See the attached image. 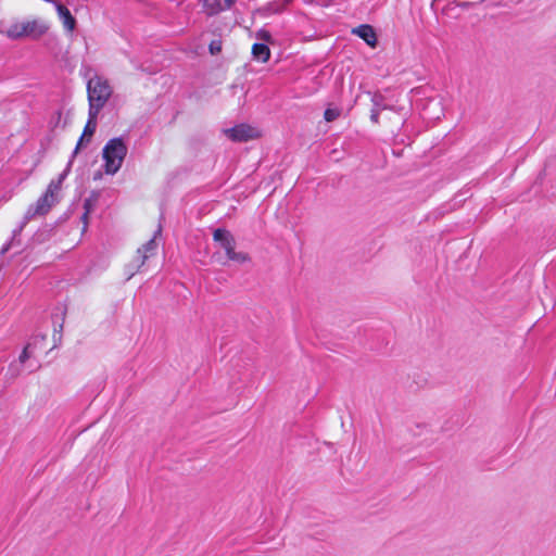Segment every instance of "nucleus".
<instances>
[{
  "mask_svg": "<svg viewBox=\"0 0 556 556\" xmlns=\"http://www.w3.org/2000/svg\"><path fill=\"white\" fill-rule=\"evenodd\" d=\"M49 29V25L41 18L24 20L12 23L3 33L13 40L30 38L39 39Z\"/></svg>",
  "mask_w": 556,
  "mask_h": 556,
  "instance_id": "nucleus-1",
  "label": "nucleus"
},
{
  "mask_svg": "<svg viewBox=\"0 0 556 556\" xmlns=\"http://www.w3.org/2000/svg\"><path fill=\"white\" fill-rule=\"evenodd\" d=\"M112 87L108 79L94 75L87 83L89 109L93 114H99L112 96Z\"/></svg>",
  "mask_w": 556,
  "mask_h": 556,
  "instance_id": "nucleus-2",
  "label": "nucleus"
},
{
  "mask_svg": "<svg viewBox=\"0 0 556 556\" xmlns=\"http://www.w3.org/2000/svg\"><path fill=\"white\" fill-rule=\"evenodd\" d=\"M59 194L55 192V185H49L46 192L37 200V202L29 205L20 227L13 231V237L18 235L35 217L48 214L49 211L59 202Z\"/></svg>",
  "mask_w": 556,
  "mask_h": 556,
  "instance_id": "nucleus-3",
  "label": "nucleus"
},
{
  "mask_svg": "<svg viewBox=\"0 0 556 556\" xmlns=\"http://www.w3.org/2000/svg\"><path fill=\"white\" fill-rule=\"evenodd\" d=\"M127 146L122 138L110 139L102 150V156L105 162L104 169L106 174H115L122 167L123 161L127 155Z\"/></svg>",
  "mask_w": 556,
  "mask_h": 556,
  "instance_id": "nucleus-4",
  "label": "nucleus"
},
{
  "mask_svg": "<svg viewBox=\"0 0 556 556\" xmlns=\"http://www.w3.org/2000/svg\"><path fill=\"white\" fill-rule=\"evenodd\" d=\"M213 239L220 245L222 249L225 250L226 255L230 261L239 264H243L250 261V257L247 253L235 251L236 239L230 231L223 228H217L213 232Z\"/></svg>",
  "mask_w": 556,
  "mask_h": 556,
  "instance_id": "nucleus-5",
  "label": "nucleus"
},
{
  "mask_svg": "<svg viewBox=\"0 0 556 556\" xmlns=\"http://www.w3.org/2000/svg\"><path fill=\"white\" fill-rule=\"evenodd\" d=\"M225 134L229 139L237 142H245L258 137L257 129L245 124L236 125L232 128L226 129Z\"/></svg>",
  "mask_w": 556,
  "mask_h": 556,
  "instance_id": "nucleus-6",
  "label": "nucleus"
},
{
  "mask_svg": "<svg viewBox=\"0 0 556 556\" xmlns=\"http://www.w3.org/2000/svg\"><path fill=\"white\" fill-rule=\"evenodd\" d=\"M59 18L63 24V27L67 31H73L76 27V20L70 12V10L59 1H53Z\"/></svg>",
  "mask_w": 556,
  "mask_h": 556,
  "instance_id": "nucleus-7",
  "label": "nucleus"
},
{
  "mask_svg": "<svg viewBox=\"0 0 556 556\" xmlns=\"http://www.w3.org/2000/svg\"><path fill=\"white\" fill-rule=\"evenodd\" d=\"M160 232L161 228L156 230L155 235H159ZM155 238L150 239L146 244L142 245V248L138 249V260L136 261V267L140 268L144 264L146 260H148L149 256L155 251Z\"/></svg>",
  "mask_w": 556,
  "mask_h": 556,
  "instance_id": "nucleus-8",
  "label": "nucleus"
},
{
  "mask_svg": "<svg viewBox=\"0 0 556 556\" xmlns=\"http://www.w3.org/2000/svg\"><path fill=\"white\" fill-rule=\"evenodd\" d=\"M235 1L236 0H203V4L208 15H215L222 11L228 10Z\"/></svg>",
  "mask_w": 556,
  "mask_h": 556,
  "instance_id": "nucleus-9",
  "label": "nucleus"
},
{
  "mask_svg": "<svg viewBox=\"0 0 556 556\" xmlns=\"http://www.w3.org/2000/svg\"><path fill=\"white\" fill-rule=\"evenodd\" d=\"M353 34L362 38L368 46L375 48L377 46V35L370 25H361L353 29Z\"/></svg>",
  "mask_w": 556,
  "mask_h": 556,
  "instance_id": "nucleus-10",
  "label": "nucleus"
},
{
  "mask_svg": "<svg viewBox=\"0 0 556 556\" xmlns=\"http://www.w3.org/2000/svg\"><path fill=\"white\" fill-rule=\"evenodd\" d=\"M88 115H89V118H88L87 124H86V126L84 128V132L80 136V138H79V140H78V142L76 144V148H75L74 153H73L74 155L80 149V146L83 144L85 137L91 138L93 136L94 131H96L98 114H93V112L89 110Z\"/></svg>",
  "mask_w": 556,
  "mask_h": 556,
  "instance_id": "nucleus-11",
  "label": "nucleus"
},
{
  "mask_svg": "<svg viewBox=\"0 0 556 556\" xmlns=\"http://www.w3.org/2000/svg\"><path fill=\"white\" fill-rule=\"evenodd\" d=\"M252 55L254 60L265 63L270 58V50L266 43H254L252 47Z\"/></svg>",
  "mask_w": 556,
  "mask_h": 556,
  "instance_id": "nucleus-12",
  "label": "nucleus"
},
{
  "mask_svg": "<svg viewBox=\"0 0 556 556\" xmlns=\"http://www.w3.org/2000/svg\"><path fill=\"white\" fill-rule=\"evenodd\" d=\"M46 334H36L31 338V340L27 344H31V350L36 352L37 350H42L46 342Z\"/></svg>",
  "mask_w": 556,
  "mask_h": 556,
  "instance_id": "nucleus-13",
  "label": "nucleus"
},
{
  "mask_svg": "<svg viewBox=\"0 0 556 556\" xmlns=\"http://www.w3.org/2000/svg\"><path fill=\"white\" fill-rule=\"evenodd\" d=\"M371 102H372L371 109H378L379 112H381L382 110L390 109V106L384 103V98L382 94L375 93L371 97Z\"/></svg>",
  "mask_w": 556,
  "mask_h": 556,
  "instance_id": "nucleus-14",
  "label": "nucleus"
},
{
  "mask_svg": "<svg viewBox=\"0 0 556 556\" xmlns=\"http://www.w3.org/2000/svg\"><path fill=\"white\" fill-rule=\"evenodd\" d=\"M92 201L90 199H86L84 201V214L81 216V222L84 223V227H83V231H86L87 229V226H88V215L90 214V212L92 211Z\"/></svg>",
  "mask_w": 556,
  "mask_h": 556,
  "instance_id": "nucleus-15",
  "label": "nucleus"
},
{
  "mask_svg": "<svg viewBox=\"0 0 556 556\" xmlns=\"http://www.w3.org/2000/svg\"><path fill=\"white\" fill-rule=\"evenodd\" d=\"M34 355H35V352L31 350V344H26L18 357L20 365H23L26 361L31 358Z\"/></svg>",
  "mask_w": 556,
  "mask_h": 556,
  "instance_id": "nucleus-16",
  "label": "nucleus"
},
{
  "mask_svg": "<svg viewBox=\"0 0 556 556\" xmlns=\"http://www.w3.org/2000/svg\"><path fill=\"white\" fill-rule=\"evenodd\" d=\"M72 162L68 163V166L67 168L61 173L58 177V179H53L50 181L49 185H55V192L59 194L60 193V190H61V186H62V182L63 180L66 178L67 174H68V168L71 166Z\"/></svg>",
  "mask_w": 556,
  "mask_h": 556,
  "instance_id": "nucleus-17",
  "label": "nucleus"
},
{
  "mask_svg": "<svg viewBox=\"0 0 556 556\" xmlns=\"http://www.w3.org/2000/svg\"><path fill=\"white\" fill-rule=\"evenodd\" d=\"M340 115V111L338 109L328 108L325 110L324 118L327 122H333L336 121Z\"/></svg>",
  "mask_w": 556,
  "mask_h": 556,
  "instance_id": "nucleus-18",
  "label": "nucleus"
},
{
  "mask_svg": "<svg viewBox=\"0 0 556 556\" xmlns=\"http://www.w3.org/2000/svg\"><path fill=\"white\" fill-rule=\"evenodd\" d=\"M211 54L215 55L222 51V41L213 40L208 46Z\"/></svg>",
  "mask_w": 556,
  "mask_h": 556,
  "instance_id": "nucleus-19",
  "label": "nucleus"
},
{
  "mask_svg": "<svg viewBox=\"0 0 556 556\" xmlns=\"http://www.w3.org/2000/svg\"><path fill=\"white\" fill-rule=\"evenodd\" d=\"M256 37H257L258 39L263 40V41H264L263 43H265V42H269V41H270V39H271V35H270V33H269V31H267V30H265V29H261V30H258V31H257V34H256Z\"/></svg>",
  "mask_w": 556,
  "mask_h": 556,
  "instance_id": "nucleus-20",
  "label": "nucleus"
},
{
  "mask_svg": "<svg viewBox=\"0 0 556 556\" xmlns=\"http://www.w3.org/2000/svg\"><path fill=\"white\" fill-rule=\"evenodd\" d=\"M9 371L11 372V377L15 378L21 374L20 365L11 364L9 367Z\"/></svg>",
  "mask_w": 556,
  "mask_h": 556,
  "instance_id": "nucleus-21",
  "label": "nucleus"
},
{
  "mask_svg": "<svg viewBox=\"0 0 556 556\" xmlns=\"http://www.w3.org/2000/svg\"><path fill=\"white\" fill-rule=\"evenodd\" d=\"M379 114L380 112L378 111V109H371L370 119L372 123L377 124L379 122Z\"/></svg>",
  "mask_w": 556,
  "mask_h": 556,
  "instance_id": "nucleus-22",
  "label": "nucleus"
},
{
  "mask_svg": "<svg viewBox=\"0 0 556 556\" xmlns=\"http://www.w3.org/2000/svg\"><path fill=\"white\" fill-rule=\"evenodd\" d=\"M10 245L11 243H7L2 247V249L0 250V256L4 255L10 250Z\"/></svg>",
  "mask_w": 556,
  "mask_h": 556,
  "instance_id": "nucleus-23",
  "label": "nucleus"
},
{
  "mask_svg": "<svg viewBox=\"0 0 556 556\" xmlns=\"http://www.w3.org/2000/svg\"><path fill=\"white\" fill-rule=\"evenodd\" d=\"M39 367H40V365H39V363L37 362V363H36V364H34V365H33V364H30V365H29V370H30V371H34V370L38 369Z\"/></svg>",
  "mask_w": 556,
  "mask_h": 556,
  "instance_id": "nucleus-24",
  "label": "nucleus"
},
{
  "mask_svg": "<svg viewBox=\"0 0 556 556\" xmlns=\"http://www.w3.org/2000/svg\"><path fill=\"white\" fill-rule=\"evenodd\" d=\"M62 328H63V325L61 324V325H60V330H59V340L61 339V330H62ZM54 331H55V332H58V330H56V329H54Z\"/></svg>",
  "mask_w": 556,
  "mask_h": 556,
  "instance_id": "nucleus-25",
  "label": "nucleus"
}]
</instances>
